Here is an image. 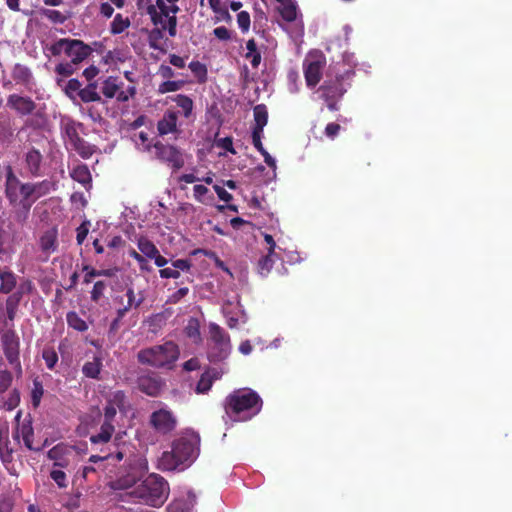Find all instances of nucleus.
Wrapping results in <instances>:
<instances>
[{
  "mask_svg": "<svg viewBox=\"0 0 512 512\" xmlns=\"http://www.w3.org/2000/svg\"><path fill=\"white\" fill-rule=\"evenodd\" d=\"M97 82L88 83L85 88L80 91V100L84 103H92V101H100L101 97L97 91Z\"/></svg>",
  "mask_w": 512,
  "mask_h": 512,
  "instance_id": "ea45409f",
  "label": "nucleus"
},
{
  "mask_svg": "<svg viewBox=\"0 0 512 512\" xmlns=\"http://www.w3.org/2000/svg\"><path fill=\"white\" fill-rule=\"evenodd\" d=\"M103 367L102 358L95 356L92 361L85 362L82 367V373L89 378H99Z\"/></svg>",
  "mask_w": 512,
  "mask_h": 512,
  "instance_id": "72a5a7b5",
  "label": "nucleus"
},
{
  "mask_svg": "<svg viewBox=\"0 0 512 512\" xmlns=\"http://www.w3.org/2000/svg\"><path fill=\"white\" fill-rule=\"evenodd\" d=\"M325 60H305L304 62V78L305 82L309 87H315L319 84Z\"/></svg>",
  "mask_w": 512,
  "mask_h": 512,
  "instance_id": "a211bd4d",
  "label": "nucleus"
},
{
  "mask_svg": "<svg viewBox=\"0 0 512 512\" xmlns=\"http://www.w3.org/2000/svg\"><path fill=\"white\" fill-rule=\"evenodd\" d=\"M19 237V232L15 229V224L9 221L6 228L0 226V260L6 261L11 259L14 254V244Z\"/></svg>",
  "mask_w": 512,
  "mask_h": 512,
  "instance_id": "2eb2a0df",
  "label": "nucleus"
},
{
  "mask_svg": "<svg viewBox=\"0 0 512 512\" xmlns=\"http://www.w3.org/2000/svg\"><path fill=\"white\" fill-rule=\"evenodd\" d=\"M42 358L48 369H53L58 361V355L53 347L44 348Z\"/></svg>",
  "mask_w": 512,
  "mask_h": 512,
  "instance_id": "bf43d9fd",
  "label": "nucleus"
},
{
  "mask_svg": "<svg viewBox=\"0 0 512 512\" xmlns=\"http://www.w3.org/2000/svg\"><path fill=\"white\" fill-rule=\"evenodd\" d=\"M201 438L196 433L180 436L172 443V449L162 453L158 460L160 470H183L193 464L200 453Z\"/></svg>",
  "mask_w": 512,
  "mask_h": 512,
  "instance_id": "f257e3e1",
  "label": "nucleus"
},
{
  "mask_svg": "<svg viewBox=\"0 0 512 512\" xmlns=\"http://www.w3.org/2000/svg\"><path fill=\"white\" fill-rule=\"evenodd\" d=\"M223 406L228 416L236 417L239 420H249L262 410L263 401L258 392L244 387L234 390L226 396Z\"/></svg>",
  "mask_w": 512,
  "mask_h": 512,
  "instance_id": "7ed1b4c3",
  "label": "nucleus"
},
{
  "mask_svg": "<svg viewBox=\"0 0 512 512\" xmlns=\"http://www.w3.org/2000/svg\"><path fill=\"white\" fill-rule=\"evenodd\" d=\"M153 147L155 148L157 158L162 162L168 163L176 171L185 166L182 151L173 146V144L156 142L153 144Z\"/></svg>",
  "mask_w": 512,
  "mask_h": 512,
  "instance_id": "ddd939ff",
  "label": "nucleus"
},
{
  "mask_svg": "<svg viewBox=\"0 0 512 512\" xmlns=\"http://www.w3.org/2000/svg\"><path fill=\"white\" fill-rule=\"evenodd\" d=\"M40 15L52 23H64L67 20V16L62 14L61 11L51 10V8H41Z\"/></svg>",
  "mask_w": 512,
  "mask_h": 512,
  "instance_id": "6e6d98bb",
  "label": "nucleus"
},
{
  "mask_svg": "<svg viewBox=\"0 0 512 512\" xmlns=\"http://www.w3.org/2000/svg\"><path fill=\"white\" fill-rule=\"evenodd\" d=\"M180 356V348L173 341H166L152 347L142 348L138 362L155 368H173Z\"/></svg>",
  "mask_w": 512,
  "mask_h": 512,
  "instance_id": "39448f33",
  "label": "nucleus"
},
{
  "mask_svg": "<svg viewBox=\"0 0 512 512\" xmlns=\"http://www.w3.org/2000/svg\"><path fill=\"white\" fill-rule=\"evenodd\" d=\"M76 70L77 68L76 66H74L71 60L69 61V63L57 64L55 67L56 74L62 76H71L75 73Z\"/></svg>",
  "mask_w": 512,
  "mask_h": 512,
  "instance_id": "338daca9",
  "label": "nucleus"
},
{
  "mask_svg": "<svg viewBox=\"0 0 512 512\" xmlns=\"http://www.w3.org/2000/svg\"><path fill=\"white\" fill-rule=\"evenodd\" d=\"M106 289L107 283L103 282V280H97L91 289V300L94 303H99L100 299L104 297Z\"/></svg>",
  "mask_w": 512,
  "mask_h": 512,
  "instance_id": "13d9d810",
  "label": "nucleus"
},
{
  "mask_svg": "<svg viewBox=\"0 0 512 512\" xmlns=\"http://www.w3.org/2000/svg\"><path fill=\"white\" fill-rule=\"evenodd\" d=\"M238 27L242 32H247L251 27V16L247 11H240L237 14Z\"/></svg>",
  "mask_w": 512,
  "mask_h": 512,
  "instance_id": "69168bd1",
  "label": "nucleus"
},
{
  "mask_svg": "<svg viewBox=\"0 0 512 512\" xmlns=\"http://www.w3.org/2000/svg\"><path fill=\"white\" fill-rule=\"evenodd\" d=\"M66 321L68 327L75 329L77 332H86L89 329V324L75 311H70L66 314Z\"/></svg>",
  "mask_w": 512,
  "mask_h": 512,
  "instance_id": "58836bf2",
  "label": "nucleus"
},
{
  "mask_svg": "<svg viewBox=\"0 0 512 512\" xmlns=\"http://www.w3.org/2000/svg\"><path fill=\"white\" fill-rule=\"evenodd\" d=\"M5 194L11 206L15 208L14 218L23 225L26 222L31 208L33 198H31V183H23L20 178L14 175L11 167L7 168Z\"/></svg>",
  "mask_w": 512,
  "mask_h": 512,
  "instance_id": "f03ea898",
  "label": "nucleus"
},
{
  "mask_svg": "<svg viewBox=\"0 0 512 512\" xmlns=\"http://www.w3.org/2000/svg\"><path fill=\"white\" fill-rule=\"evenodd\" d=\"M70 175L74 181L80 182L84 186H88V184H91L92 182L91 172L85 163H81L80 165L74 167Z\"/></svg>",
  "mask_w": 512,
  "mask_h": 512,
  "instance_id": "473e14b6",
  "label": "nucleus"
},
{
  "mask_svg": "<svg viewBox=\"0 0 512 512\" xmlns=\"http://www.w3.org/2000/svg\"><path fill=\"white\" fill-rule=\"evenodd\" d=\"M50 478L57 483L59 488H66L68 487V480L66 477L65 472L61 469H52L50 471Z\"/></svg>",
  "mask_w": 512,
  "mask_h": 512,
  "instance_id": "052dcab7",
  "label": "nucleus"
},
{
  "mask_svg": "<svg viewBox=\"0 0 512 512\" xmlns=\"http://www.w3.org/2000/svg\"><path fill=\"white\" fill-rule=\"evenodd\" d=\"M117 415V410L113 404H111V399L109 396L106 397V405L103 409V419L108 421L110 424H114L115 416Z\"/></svg>",
  "mask_w": 512,
  "mask_h": 512,
  "instance_id": "0e129e2a",
  "label": "nucleus"
},
{
  "mask_svg": "<svg viewBox=\"0 0 512 512\" xmlns=\"http://www.w3.org/2000/svg\"><path fill=\"white\" fill-rule=\"evenodd\" d=\"M12 79L16 84L31 87L34 84V75L27 65L15 64L11 70Z\"/></svg>",
  "mask_w": 512,
  "mask_h": 512,
  "instance_id": "393cba45",
  "label": "nucleus"
},
{
  "mask_svg": "<svg viewBox=\"0 0 512 512\" xmlns=\"http://www.w3.org/2000/svg\"><path fill=\"white\" fill-rule=\"evenodd\" d=\"M268 121V110L265 104H258L254 107V127L264 129Z\"/></svg>",
  "mask_w": 512,
  "mask_h": 512,
  "instance_id": "37998d69",
  "label": "nucleus"
},
{
  "mask_svg": "<svg viewBox=\"0 0 512 512\" xmlns=\"http://www.w3.org/2000/svg\"><path fill=\"white\" fill-rule=\"evenodd\" d=\"M222 377V372L217 370V368L209 367L206 371H204L195 388L196 393H207L210 391L212 385L216 381V379H219Z\"/></svg>",
  "mask_w": 512,
  "mask_h": 512,
  "instance_id": "6ab92c4d",
  "label": "nucleus"
},
{
  "mask_svg": "<svg viewBox=\"0 0 512 512\" xmlns=\"http://www.w3.org/2000/svg\"><path fill=\"white\" fill-rule=\"evenodd\" d=\"M279 3L277 11L286 22L297 20V5L294 0H276Z\"/></svg>",
  "mask_w": 512,
  "mask_h": 512,
  "instance_id": "bb28decb",
  "label": "nucleus"
},
{
  "mask_svg": "<svg viewBox=\"0 0 512 512\" xmlns=\"http://www.w3.org/2000/svg\"><path fill=\"white\" fill-rule=\"evenodd\" d=\"M42 159L43 156L37 148H30L25 154V163L28 172L33 177L41 176L42 174Z\"/></svg>",
  "mask_w": 512,
  "mask_h": 512,
  "instance_id": "412c9836",
  "label": "nucleus"
},
{
  "mask_svg": "<svg viewBox=\"0 0 512 512\" xmlns=\"http://www.w3.org/2000/svg\"><path fill=\"white\" fill-rule=\"evenodd\" d=\"M122 87L123 82H120L119 78L108 76L102 82L101 91L106 98H116L120 103H125V101L135 96L136 88L134 85H130L125 90H122Z\"/></svg>",
  "mask_w": 512,
  "mask_h": 512,
  "instance_id": "9d476101",
  "label": "nucleus"
},
{
  "mask_svg": "<svg viewBox=\"0 0 512 512\" xmlns=\"http://www.w3.org/2000/svg\"><path fill=\"white\" fill-rule=\"evenodd\" d=\"M246 54L245 58L250 61V64L256 69L259 67L262 61L261 52L258 49V45L255 39L246 41Z\"/></svg>",
  "mask_w": 512,
  "mask_h": 512,
  "instance_id": "2f4dec72",
  "label": "nucleus"
},
{
  "mask_svg": "<svg viewBox=\"0 0 512 512\" xmlns=\"http://www.w3.org/2000/svg\"><path fill=\"white\" fill-rule=\"evenodd\" d=\"M0 459L8 472L15 475V469L10 467L13 461V450L8 448V440H3L2 436H0Z\"/></svg>",
  "mask_w": 512,
  "mask_h": 512,
  "instance_id": "c9c22d12",
  "label": "nucleus"
},
{
  "mask_svg": "<svg viewBox=\"0 0 512 512\" xmlns=\"http://www.w3.org/2000/svg\"><path fill=\"white\" fill-rule=\"evenodd\" d=\"M165 386L163 379L156 374H146L138 377V388L148 396H159Z\"/></svg>",
  "mask_w": 512,
  "mask_h": 512,
  "instance_id": "f3484780",
  "label": "nucleus"
},
{
  "mask_svg": "<svg viewBox=\"0 0 512 512\" xmlns=\"http://www.w3.org/2000/svg\"><path fill=\"white\" fill-rule=\"evenodd\" d=\"M115 432V425L108 423L103 419L98 434L91 435L90 440L92 444H103L110 441L111 436Z\"/></svg>",
  "mask_w": 512,
  "mask_h": 512,
  "instance_id": "c85d7f7f",
  "label": "nucleus"
},
{
  "mask_svg": "<svg viewBox=\"0 0 512 512\" xmlns=\"http://www.w3.org/2000/svg\"><path fill=\"white\" fill-rule=\"evenodd\" d=\"M2 351L11 366L22 371L20 362V340L14 329H7L1 335Z\"/></svg>",
  "mask_w": 512,
  "mask_h": 512,
  "instance_id": "1a4fd4ad",
  "label": "nucleus"
},
{
  "mask_svg": "<svg viewBox=\"0 0 512 512\" xmlns=\"http://www.w3.org/2000/svg\"><path fill=\"white\" fill-rule=\"evenodd\" d=\"M184 332L188 338L193 339L194 342L201 341L200 322L197 318H190L188 324L184 328Z\"/></svg>",
  "mask_w": 512,
  "mask_h": 512,
  "instance_id": "de8ad7c7",
  "label": "nucleus"
},
{
  "mask_svg": "<svg viewBox=\"0 0 512 512\" xmlns=\"http://www.w3.org/2000/svg\"><path fill=\"white\" fill-rule=\"evenodd\" d=\"M21 294L19 293V289L16 292L10 294V296L6 300V317L10 322H13L18 310L19 304L21 303Z\"/></svg>",
  "mask_w": 512,
  "mask_h": 512,
  "instance_id": "7c9ffc66",
  "label": "nucleus"
},
{
  "mask_svg": "<svg viewBox=\"0 0 512 512\" xmlns=\"http://www.w3.org/2000/svg\"><path fill=\"white\" fill-rule=\"evenodd\" d=\"M172 100L182 109L185 118H189L193 114L194 103L189 95L177 94Z\"/></svg>",
  "mask_w": 512,
  "mask_h": 512,
  "instance_id": "a19ab883",
  "label": "nucleus"
},
{
  "mask_svg": "<svg viewBox=\"0 0 512 512\" xmlns=\"http://www.w3.org/2000/svg\"><path fill=\"white\" fill-rule=\"evenodd\" d=\"M81 86L82 84L79 79L72 78L66 82L64 91L69 99L74 101L76 98H80Z\"/></svg>",
  "mask_w": 512,
  "mask_h": 512,
  "instance_id": "3c124183",
  "label": "nucleus"
},
{
  "mask_svg": "<svg viewBox=\"0 0 512 512\" xmlns=\"http://www.w3.org/2000/svg\"><path fill=\"white\" fill-rule=\"evenodd\" d=\"M190 71L199 83H205L207 80L208 70L205 64H202L201 61H191L188 65Z\"/></svg>",
  "mask_w": 512,
  "mask_h": 512,
  "instance_id": "09e8293b",
  "label": "nucleus"
},
{
  "mask_svg": "<svg viewBox=\"0 0 512 512\" xmlns=\"http://www.w3.org/2000/svg\"><path fill=\"white\" fill-rule=\"evenodd\" d=\"M13 374L7 368H0V396L9 390L13 382Z\"/></svg>",
  "mask_w": 512,
  "mask_h": 512,
  "instance_id": "4d7b16f0",
  "label": "nucleus"
},
{
  "mask_svg": "<svg viewBox=\"0 0 512 512\" xmlns=\"http://www.w3.org/2000/svg\"><path fill=\"white\" fill-rule=\"evenodd\" d=\"M149 424L157 434L168 435L177 426V416L173 411L161 408L151 413Z\"/></svg>",
  "mask_w": 512,
  "mask_h": 512,
  "instance_id": "9b49d317",
  "label": "nucleus"
},
{
  "mask_svg": "<svg viewBox=\"0 0 512 512\" xmlns=\"http://www.w3.org/2000/svg\"><path fill=\"white\" fill-rule=\"evenodd\" d=\"M53 188V183L50 181H41L30 183L31 198H33V205L38 198L47 195Z\"/></svg>",
  "mask_w": 512,
  "mask_h": 512,
  "instance_id": "4c0bfd02",
  "label": "nucleus"
},
{
  "mask_svg": "<svg viewBox=\"0 0 512 512\" xmlns=\"http://www.w3.org/2000/svg\"><path fill=\"white\" fill-rule=\"evenodd\" d=\"M131 496L151 507H161L169 497V483L160 474H149L132 490Z\"/></svg>",
  "mask_w": 512,
  "mask_h": 512,
  "instance_id": "20e7f679",
  "label": "nucleus"
},
{
  "mask_svg": "<svg viewBox=\"0 0 512 512\" xmlns=\"http://www.w3.org/2000/svg\"><path fill=\"white\" fill-rule=\"evenodd\" d=\"M196 503V494L188 492L186 497L176 498L168 504V512H193Z\"/></svg>",
  "mask_w": 512,
  "mask_h": 512,
  "instance_id": "b1692460",
  "label": "nucleus"
},
{
  "mask_svg": "<svg viewBox=\"0 0 512 512\" xmlns=\"http://www.w3.org/2000/svg\"><path fill=\"white\" fill-rule=\"evenodd\" d=\"M38 104L28 97V95H22L18 93L9 94L6 98V107L14 111L18 117H30L34 114Z\"/></svg>",
  "mask_w": 512,
  "mask_h": 512,
  "instance_id": "4468645a",
  "label": "nucleus"
},
{
  "mask_svg": "<svg viewBox=\"0 0 512 512\" xmlns=\"http://www.w3.org/2000/svg\"><path fill=\"white\" fill-rule=\"evenodd\" d=\"M48 50L53 56H59L62 52L69 57L74 66L81 64L92 55V48L84 41L78 39H59L49 46Z\"/></svg>",
  "mask_w": 512,
  "mask_h": 512,
  "instance_id": "0eeeda50",
  "label": "nucleus"
},
{
  "mask_svg": "<svg viewBox=\"0 0 512 512\" xmlns=\"http://www.w3.org/2000/svg\"><path fill=\"white\" fill-rule=\"evenodd\" d=\"M164 31H168L169 36L175 37L177 33V16L169 15L162 25Z\"/></svg>",
  "mask_w": 512,
  "mask_h": 512,
  "instance_id": "774afa93",
  "label": "nucleus"
},
{
  "mask_svg": "<svg viewBox=\"0 0 512 512\" xmlns=\"http://www.w3.org/2000/svg\"><path fill=\"white\" fill-rule=\"evenodd\" d=\"M21 401L20 392L18 389L11 390L7 399L2 400V409L6 411L15 410Z\"/></svg>",
  "mask_w": 512,
  "mask_h": 512,
  "instance_id": "864d4df0",
  "label": "nucleus"
},
{
  "mask_svg": "<svg viewBox=\"0 0 512 512\" xmlns=\"http://www.w3.org/2000/svg\"><path fill=\"white\" fill-rule=\"evenodd\" d=\"M138 247L143 255L149 259H154L157 252V246L153 243V241L142 236L138 239Z\"/></svg>",
  "mask_w": 512,
  "mask_h": 512,
  "instance_id": "8fccbe9b",
  "label": "nucleus"
},
{
  "mask_svg": "<svg viewBox=\"0 0 512 512\" xmlns=\"http://www.w3.org/2000/svg\"><path fill=\"white\" fill-rule=\"evenodd\" d=\"M58 232L56 228L48 229L42 233L39 239V245L41 251L46 255V259L49 258L50 254L57 251L58 241H57Z\"/></svg>",
  "mask_w": 512,
  "mask_h": 512,
  "instance_id": "4be33fe9",
  "label": "nucleus"
},
{
  "mask_svg": "<svg viewBox=\"0 0 512 512\" xmlns=\"http://www.w3.org/2000/svg\"><path fill=\"white\" fill-rule=\"evenodd\" d=\"M111 403H113L114 407L117 411H120L122 413H127L130 404L127 400V395L122 390H117L110 392L108 395Z\"/></svg>",
  "mask_w": 512,
  "mask_h": 512,
  "instance_id": "f704fd0d",
  "label": "nucleus"
},
{
  "mask_svg": "<svg viewBox=\"0 0 512 512\" xmlns=\"http://www.w3.org/2000/svg\"><path fill=\"white\" fill-rule=\"evenodd\" d=\"M208 3L215 15V22L224 21L226 23H231L232 16L229 13L228 8L224 6L222 0H208Z\"/></svg>",
  "mask_w": 512,
  "mask_h": 512,
  "instance_id": "c756f323",
  "label": "nucleus"
},
{
  "mask_svg": "<svg viewBox=\"0 0 512 512\" xmlns=\"http://www.w3.org/2000/svg\"><path fill=\"white\" fill-rule=\"evenodd\" d=\"M194 192V198L196 201L205 203L208 205V203H212L214 196L208 195L209 189L205 185H195L193 187Z\"/></svg>",
  "mask_w": 512,
  "mask_h": 512,
  "instance_id": "5fc2aeb1",
  "label": "nucleus"
},
{
  "mask_svg": "<svg viewBox=\"0 0 512 512\" xmlns=\"http://www.w3.org/2000/svg\"><path fill=\"white\" fill-rule=\"evenodd\" d=\"M185 84V80H164L159 84L157 91L159 94L171 93V91L180 90Z\"/></svg>",
  "mask_w": 512,
  "mask_h": 512,
  "instance_id": "603ef678",
  "label": "nucleus"
},
{
  "mask_svg": "<svg viewBox=\"0 0 512 512\" xmlns=\"http://www.w3.org/2000/svg\"><path fill=\"white\" fill-rule=\"evenodd\" d=\"M127 305L119 308V315H126L132 308H139L144 302V297L136 298L135 289L129 287L126 289Z\"/></svg>",
  "mask_w": 512,
  "mask_h": 512,
  "instance_id": "e433bc0d",
  "label": "nucleus"
},
{
  "mask_svg": "<svg viewBox=\"0 0 512 512\" xmlns=\"http://www.w3.org/2000/svg\"><path fill=\"white\" fill-rule=\"evenodd\" d=\"M130 25L131 21L128 17H123V15L117 14L114 16V20L110 24V32L113 35H119V33L127 30Z\"/></svg>",
  "mask_w": 512,
  "mask_h": 512,
  "instance_id": "49530a36",
  "label": "nucleus"
},
{
  "mask_svg": "<svg viewBox=\"0 0 512 512\" xmlns=\"http://www.w3.org/2000/svg\"><path fill=\"white\" fill-rule=\"evenodd\" d=\"M231 353V338L217 323L209 324L207 358L210 362H222Z\"/></svg>",
  "mask_w": 512,
  "mask_h": 512,
  "instance_id": "423d86ee",
  "label": "nucleus"
},
{
  "mask_svg": "<svg viewBox=\"0 0 512 512\" xmlns=\"http://www.w3.org/2000/svg\"><path fill=\"white\" fill-rule=\"evenodd\" d=\"M23 412L19 410L15 416V421L17 423L16 429L14 431V437H21L24 445L29 450H39V448H34V428H33V420L31 414H27L26 417L21 421V417Z\"/></svg>",
  "mask_w": 512,
  "mask_h": 512,
  "instance_id": "dca6fc26",
  "label": "nucleus"
},
{
  "mask_svg": "<svg viewBox=\"0 0 512 512\" xmlns=\"http://www.w3.org/2000/svg\"><path fill=\"white\" fill-rule=\"evenodd\" d=\"M343 80L344 75H336L334 79L325 80L319 87L320 96L326 101L327 107L331 111L339 109L338 101L347 91Z\"/></svg>",
  "mask_w": 512,
  "mask_h": 512,
  "instance_id": "6e6552de",
  "label": "nucleus"
},
{
  "mask_svg": "<svg viewBox=\"0 0 512 512\" xmlns=\"http://www.w3.org/2000/svg\"><path fill=\"white\" fill-rule=\"evenodd\" d=\"M147 470V460L134 458L130 463V471L115 479L111 487L114 489H128L134 487L140 476Z\"/></svg>",
  "mask_w": 512,
  "mask_h": 512,
  "instance_id": "f8f14e48",
  "label": "nucleus"
},
{
  "mask_svg": "<svg viewBox=\"0 0 512 512\" xmlns=\"http://www.w3.org/2000/svg\"><path fill=\"white\" fill-rule=\"evenodd\" d=\"M82 123L76 122L73 119H66L62 122L61 128L63 134L68 139L69 144L73 148L79 137L78 129L82 127Z\"/></svg>",
  "mask_w": 512,
  "mask_h": 512,
  "instance_id": "cd10ccee",
  "label": "nucleus"
},
{
  "mask_svg": "<svg viewBox=\"0 0 512 512\" xmlns=\"http://www.w3.org/2000/svg\"><path fill=\"white\" fill-rule=\"evenodd\" d=\"M147 15H149L151 22L155 27H162L165 23V20L160 15V12L157 10V7L154 5H149L146 7Z\"/></svg>",
  "mask_w": 512,
  "mask_h": 512,
  "instance_id": "680f3d73",
  "label": "nucleus"
},
{
  "mask_svg": "<svg viewBox=\"0 0 512 512\" xmlns=\"http://www.w3.org/2000/svg\"><path fill=\"white\" fill-rule=\"evenodd\" d=\"M129 256L132 257L139 264V267L142 271H150L151 266L148 263L146 256L143 253H139V251L135 249H131L129 251Z\"/></svg>",
  "mask_w": 512,
  "mask_h": 512,
  "instance_id": "e2e57ef3",
  "label": "nucleus"
},
{
  "mask_svg": "<svg viewBox=\"0 0 512 512\" xmlns=\"http://www.w3.org/2000/svg\"><path fill=\"white\" fill-rule=\"evenodd\" d=\"M15 138L14 119L7 112H0V142L11 143Z\"/></svg>",
  "mask_w": 512,
  "mask_h": 512,
  "instance_id": "aec40b11",
  "label": "nucleus"
},
{
  "mask_svg": "<svg viewBox=\"0 0 512 512\" xmlns=\"http://www.w3.org/2000/svg\"><path fill=\"white\" fill-rule=\"evenodd\" d=\"M274 254L267 253L265 255H262L257 263V272L260 274L263 278L265 276L269 275L273 264H274Z\"/></svg>",
  "mask_w": 512,
  "mask_h": 512,
  "instance_id": "c03bdc74",
  "label": "nucleus"
},
{
  "mask_svg": "<svg viewBox=\"0 0 512 512\" xmlns=\"http://www.w3.org/2000/svg\"><path fill=\"white\" fill-rule=\"evenodd\" d=\"M44 392H45V390H44L42 381H40V379L38 377L34 378L33 387L30 392L31 404L34 409H37V407L41 403L42 396L44 395Z\"/></svg>",
  "mask_w": 512,
  "mask_h": 512,
  "instance_id": "a18cd8bd",
  "label": "nucleus"
},
{
  "mask_svg": "<svg viewBox=\"0 0 512 512\" xmlns=\"http://www.w3.org/2000/svg\"><path fill=\"white\" fill-rule=\"evenodd\" d=\"M177 113L173 110H166L163 117L157 121V131L160 135L177 133Z\"/></svg>",
  "mask_w": 512,
  "mask_h": 512,
  "instance_id": "5701e85b",
  "label": "nucleus"
},
{
  "mask_svg": "<svg viewBox=\"0 0 512 512\" xmlns=\"http://www.w3.org/2000/svg\"><path fill=\"white\" fill-rule=\"evenodd\" d=\"M72 149L76 151L80 157L85 159L92 157L95 152V147L89 142H86L81 136L76 139Z\"/></svg>",
  "mask_w": 512,
  "mask_h": 512,
  "instance_id": "79ce46f5",
  "label": "nucleus"
},
{
  "mask_svg": "<svg viewBox=\"0 0 512 512\" xmlns=\"http://www.w3.org/2000/svg\"><path fill=\"white\" fill-rule=\"evenodd\" d=\"M0 293L9 294L15 289L17 277L8 266L0 268Z\"/></svg>",
  "mask_w": 512,
  "mask_h": 512,
  "instance_id": "a878e982",
  "label": "nucleus"
}]
</instances>
